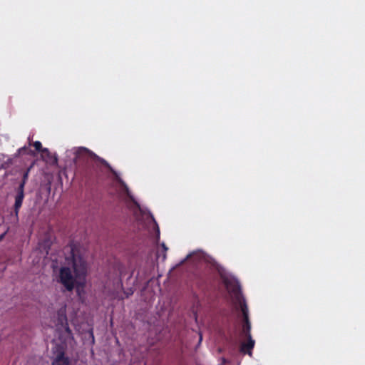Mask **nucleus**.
Here are the masks:
<instances>
[{
	"label": "nucleus",
	"instance_id": "nucleus-1",
	"mask_svg": "<svg viewBox=\"0 0 365 365\" xmlns=\"http://www.w3.org/2000/svg\"><path fill=\"white\" fill-rule=\"evenodd\" d=\"M81 162L86 163V169L85 170L84 176L86 178L91 177V172L89 170L90 163H94L96 164H101L108 169L112 175L118 178L117 172L110 166V165L103 158L99 157L93 151L88 150L86 148L81 147L78 148L75 152V163L79 164Z\"/></svg>",
	"mask_w": 365,
	"mask_h": 365
},
{
	"label": "nucleus",
	"instance_id": "nucleus-2",
	"mask_svg": "<svg viewBox=\"0 0 365 365\" xmlns=\"http://www.w3.org/2000/svg\"><path fill=\"white\" fill-rule=\"evenodd\" d=\"M58 282L63 285L66 290L71 292L74 289L76 279L69 267H62L59 270Z\"/></svg>",
	"mask_w": 365,
	"mask_h": 365
},
{
	"label": "nucleus",
	"instance_id": "nucleus-3",
	"mask_svg": "<svg viewBox=\"0 0 365 365\" xmlns=\"http://www.w3.org/2000/svg\"><path fill=\"white\" fill-rule=\"evenodd\" d=\"M240 310L242 315V324L241 329V336L246 337H252L251 335V322L249 317V310L245 300H242L240 303Z\"/></svg>",
	"mask_w": 365,
	"mask_h": 365
},
{
	"label": "nucleus",
	"instance_id": "nucleus-4",
	"mask_svg": "<svg viewBox=\"0 0 365 365\" xmlns=\"http://www.w3.org/2000/svg\"><path fill=\"white\" fill-rule=\"evenodd\" d=\"M24 198V189L17 188L16 195L15 196V202L14 205V211L15 216L18 217L19 210L21 207L22 202Z\"/></svg>",
	"mask_w": 365,
	"mask_h": 365
},
{
	"label": "nucleus",
	"instance_id": "nucleus-5",
	"mask_svg": "<svg viewBox=\"0 0 365 365\" xmlns=\"http://www.w3.org/2000/svg\"><path fill=\"white\" fill-rule=\"evenodd\" d=\"M247 341H244L240 345V351L245 354H248L249 356L252 355V349L255 347V341L252 339V337H246Z\"/></svg>",
	"mask_w": 365,
	"mask_h": 365
},
{
	"label": "nucleus",
	"instance_id": "nucleus-6",
	"mask_svg": "<svg viewBox=\"0 0 365 365\" xmlns=\"http://www.w3.org/2000/svg\"><path fill=\"white\" fill-rule=\"evenodd\" d=\"M68 358L65 356L63 351L58 353L52 362V365H68Z\"/></svg>",
	"mask_w": 365,
	"mask_h": 365
},
{
	"label": "nucleus",
	"instance_id": "nucleus-7",
	"mask_svg": "<svg viewBox=\"0 0 365 365\" xmlns=\"http://www.w3.org/2000/svg\"><path fill=\"white\" fill-rule=\"evenodd\" d=\"M57 322L58 325H63L66 322H68L67 317L66 314V308L60 309L57 312Z\"/></svg>",
	"mask_w": 365,
	"mask_h": 365
},
{
	"label": "nucleus",
	"instance_id": "nucleus-8",
	"mask_svg": "<svg viewBox=\"0 0 365 365\" xmlns=\"http://www.w3.org/2000/svg\"><path fill=\"white\" fill-rule=\"evenodd\" d=\"M29 146L34 145L36 151H37V152H41L42 153H44V154L49 153V150L48 148H42V144L40 141H36L34 143H31V142H29Z\"/></svg>",
	"mask_w": 365,
	"mask_h": 365
},
{
	"label": "nucleus",
	"instance_id": "nucleus-9",
	"mask_svg": "<svg viewBox=\"0 0 365 365\" xmlns=\"http://www.w3.org/2000/svg\"><path fill=\"white\" fill-rule=\"evenodd\" d=\"M33 167V164H31L24 173L21 182H20L18 187L24 189L25 185L28 180L29 175L30 173L31 169Z\"/></svg>",
	"mask_w": 365,
	"mask_h": 365
},
{
	"label": "nucleus",
	"instance_id": "nucleus-10",
	"mask_svg": "<svg viewBox=\"0 0 365 365\" xmlns=\"http://www.w3.org/2000/svg\"><path fill=\"white\" fill-rule=\"evenodd\" d=\"M29 147L27 146H24L21 148H19L18 150V155H23V154H29V155H35V152L32 150H31L29 148Z\"/></svg>",
	"mask_w": 365,
	"mask_h": 365
},
{
	"label": "nucleus",
	"instance_id": "nucleus-11",
	"mask_svg": "<svg viewBox=\"0 0 365 365\" xmlns=\"http://www.w3.org/2000/svg\"><path fill=\"white\" fill-rule=\"evenodd\" d=\"M52 242L49 238L45 239L41 244L40 246L46 251V254H48V250L51 246Z\"/></svg>",
	"mask_w": 365,
	"mask_h": 365
},
{
	"label": "nucleus",
	"instance_id": "nucleus-12",
	"mask_svg": "<svg viewBox=\"0 0 365 365\" xmlns=\"http://www.w3.org/2000/svg\"><path fill=\"white\" fill-rule=\"evenodd\" d=\"M61 327L64 328V329H65L66 332L68 334V335L72 336V331L68 327V322H66L63 325H61Z\"/></svg>",
	"mask_w": 365,
	"mask_h": 365
},
{
	"label": "nucleus",
	"instance_id": "nucleus-13",
	"mask_svg": "<svg viewBox=\"0 0 365 365\" xmlns=\"http://www.w3.org/2000/svg\"><path fill=\"white\" fill-rule=\"evenodd\" d=\"M163 249V251L165 252L167 250H168V247H166V245H165V243H163L161 245Z\"/></svg>",
	"mask_w": 365,
	"mask_h": 365
},
{
	"label": "nucleus",
	"instance_id": "nucleus-14",
	"mask_svg": "<svg viewBox=\"0 0 365 365\" xmlns=\"http://www.w3.org/2000/svg\"><path fill=\"white\" fill-rule=\"evenodd\" d=\"M132 294H133V291H131V290H130V292H128L126 293V296H127V297H129L130 295H131Z\"/></svg>",
	"mask_w": 365,
	"mask_h": 365
},
{
	"label": "nucleus",
	"instance_id": "nucleus-15",
	"mask_svg": "<svg viewBox=\"0 0 365 365\" xmlns=\"http://www.w3.org/2000/svg\"><path fill=\"white\" fill-rule=\"evenodd\" d=\"M156 227H157V232H158V235H160V230H159V227L158 226L156 225Z\"/></svg>",
	"mask_w": 365,
	"mask_h": 365
},
{
	"label": "nucleus",
	"instance_id": "nucleus-16",
	"mask_svg": "<svg viewBox=\"0 0 365 365\" xmlns=\"http://www.w3.org/2000/svg\"><path fill=\"white\" fill-rule=\"evenodd\" d=\"M4 235H5V233L0 235V241L3 239Z\"/></svg>",
	"mask_w": 365,
	"mask_h": 365
},
{
	"label": "nucleus",
	"instance_id": "nucleus-17",
	"mask_svg": "<svg viewBox=\"0 0 365 365\" xmlns=\"http://www.w3.org/2000/svg\"><path fill=\"white\" fill-rule=\"evenodd\" d=\"M165 257H166V255L165 253L164 255H163V258L165 259Z\"/></svg>",
	"mask_w": 365,
	"mask_h": 365
},
{
	"label": "nucleus",
	"instance_id": "nucleus-18",
	"mask_svg": "<svg viewBox=\"0 0 365 365\" xmlns=\"http://www.w3.org/2000/svg\"><path fill=\"white\" fill-rule=\"evenodd\" d=\"M73 267L76 269V263H73Z\"/></svg>",
	"mask_w": 365,
	"mask_h": 365
}]
</instances>
